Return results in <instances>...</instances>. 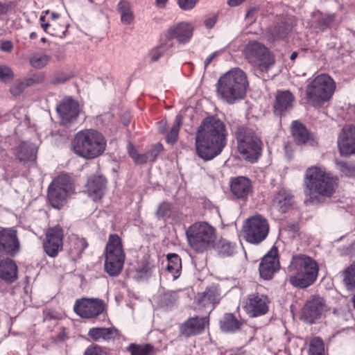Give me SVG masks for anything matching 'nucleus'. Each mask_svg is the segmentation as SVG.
Returning a JSON list of instances; mask_svg holds the SVG:
<instances>
[{
	"instance_id": "nucleus-1",
	"label": "nucleus",
	"mask_w": 355,
	"mask_h": 355,
	"mask_svg": "<svg viewBox=\"0 0 355 355\" xmlns=\"http://www.w3.org/2000/svg\"><path fill=\"white\" fill-rule=\"evenodd\" d=\"M197 155L204 160H211L221 153L227 144L225 125L220 119L205 118L198 127L196 135Z\"/></svg>"
},
{
	"instance_id": "nucleus-2",
	"label": "nucleus",
	"mask_w": 355,
	"mask_h": 355,
	"mask_svg": "<svg viewBox=\"0 0 355 355\" xmlns=\"http://www.w3.org/2000/svg\"><path fill=\"white\" fill-rule=\"evenodd\" d=\"M305 193L310 201L320 202L321 198H331L338 187V179L324 168L313 166L305 172Z\"/></svg>"
},
{
	"instance_id": "nucleus-3",
	"label": "nucleus",
	"mask_w": 355,
	"mask_h": 355,
	"mask_svg": "<svg viewBox=\"0 0 355 355\" xmlns=\"http://www.w3.org/2000/svg\"><path fill=\"white\" fill-rule=\"evenodd\" d=\"M248 86L245 72L239 68H234L218 80L216 95L222 101L232 105L245 97Z\"/></svg>"
},
{
	"instance_id": "nucleus-4",
	"label": "nucleus",
	"mask_w": 355,
	"mask_h": 355,
	"mask_svg": "<svg viewBox=\"0 0 355 355\" xmlns=\"http://www.w3.org/2000/svg\"><path fill=\"white\" fill-rule=\"evenodd\" d=\"M234 135L239 153L243 158L250 162H256L261 155L263 144L257 130L249 125L235 121L230 124Z\"/></svg>"
},
{
	"instance_id": "nucleus-5",
	"label": "nucleus",
	"mask_w": 355,
	"mask_h": 355,
	"mask_svg": "<svg viewBox=\"0 0 355 355\" xmlns=\"http://www.w3.org/2000/svg\"><path fill=\"white\" fill-rule=\"evenodd\" d=\"M288 281L293 286L305 288L313 284L318 275V263L313 258L302 254L294 255L288 267Z\"/></svg>"
},
{
	"instance_id": "nucleus-6",
	"label": "nucleus",
	"mask_w": 355,
	"mask_h": 355,
	"mask_svg": "<svg viewBox=\"0 0 355 355\" xmlns=\"http://www.w3.org/2000/svg\"><path fill=\"white\" fill-rule=\"evenodd\" d=\"M71 147L78 156L91 159L103 153L106 148V140L98 131L85 129L75 135L71 141Z\"/></svg>"
},
{
	"instance_id": "nucleus-7",
	"label": "nucleus",
	"mask_w": 355,
	"mask_h": 355,
	"mask_svg": "<svg viewBox=\"0 0 355 355\" xmlns=\"http://www.w3.org/2000/svg\"><path fill=\"white\" fill-rule=\"evenodd\" d=\"M335 88V82L329 75L319 74L306 86V99L313 107H320L331 98Z\"/></svg>"
},
{
	"instance_id": "nucleus-8",
	"label": "nucleus",
	"mask_w": 355,
	"mask_h": 355,
	"mask_svg": "<svg viewBox=\"0 0 355 355\" xmlns=\"http://www.w3.org/2000/svg\"><path fill=\"white\" fill-rule=\"evenodd\" d=\"M186 235L191 248L196 252H203L214 246L216 230L207 222H197L187 229Z\"/></svg>"
},
{
	"instance_id": "nucleus-9",
	"label": "nucleus",
	"mask_w": 355,
	"mask_h": 355,
	"mask_svg": "<svg viewBox=\"0 0 355 355\" xmlns=\"http://www.w3.org/2000/svg\"><path fill=\"white\" fill-rule=\"evenodd\" d=\"M105 270L112 277L118 276L123 268L125 254L118 234L110 235L105 252Z\"/></svg>"
},
{
	"instance_id": "nucleus-10",
	"label": "nucleus",
	"mask_w": 355,
	"mask_h": 355,
	"mask_svg": "<svg viewBox=\"0 0 355 355\" xmlns=\"http://www.w3.org/2000/svg\"><path fill=\"white\" fill-rule=\"evenodd\" d=\"M243 54L248 62L261 72H267L275 64V58L268 48L257 41L248 42Z\"/></svg>"
},
{
	"instance_id": "nucleus-11",
	"label": "nucleus",
	"mask_w": 355,
	"mask_h": 355,
	"mask_svg": "<svg viewBox=\"0 0 355 355\" xmlns=\"http://www.w3.org/2000/svg\"><path fill=\"white\" fill-rule=\"evenodd\" d=\"M73 189L70 177L62 174L55 178L48 188L47 197L50 205L60 209L66 202L67 198Z\"/></svg>"
},
{
	"instance_id": "nucleus-12",
	"label": "nucleus",
	"mask_w": 355,
	"mask_h": 355,
	"mask_svg": "<svg viewBox=\"0 0 355 355\" xmlns=\"http://www.w3.org/2000/svg\"><path fill=\"white\" fill-rule=\"evenodd\" d=\"M243 232L248 243L259 244L266 239L269 233L268 222L260 215L252 216L246 220Z\"/></svg>"
},
{
	"instance_id": "nucleus-13",
	"label": "nucleus",
	"mask_w": 355,
	"mask_h": 355,
	"mask_svg": "<svg viewBox=\"0 0 355 355\" xmlns=\"http://www.w3.org/2000/svg\"><path fill=\"white\" fill-rule=\"evenodd\" d=\"M21 252V243L18 232L14 227L0 229V254L13 258Z\"/></svg>"
},
{
	"instance_id": "nucleus-14",
	"label": "nucleus",
	"mask_w": 355,
	"mask_h": 355,
	"mask_svg": "<svg viewBox=\"0 0 355 355\" xmlns=\"http://www.w3.org/2000/svg\"><path fill=\"white\" fill-rule=\"evenodd\" d=\"M104 309V301L98 298L77 300L73 306V311L77 315L87 319L98 317L103 312Z\"/></svg>"
},
{
	"instance_id": "nucleus-15",
	"label": "nucleus",
	"mask_w": 355,
	"mask_h": 355,
	"mask_svg": "<svg viewBox=\"0 0 355 355\" xmlns=\"http://www.w3.org/2000/svg\"><path fill=\"white\" fill-rule=\"evenodd\" d=\"M63 229L60 225L50 227L46 232L43 242L44 252L50 257H55L63 247Z\"/></svg>"
},
{
	"instance_id": "nucleus-16",
	"label": "nucleus",
	"mask_w": 355,
	"mask_h": 355,
	"mask_svg": "<svg viewBox=\"0 0 355 355\" xmlns=\"http://www.w3.org/2000/svg\"><path fill=\"white\" fill-rule=\"evenodd\" d=\"M270 303V301L266 295L255 292L248 295L243 308L250 317H258L265 315L268 311Z\"/></svg>"
},
{
	"instance_id": "nucleus-17",
	"label": "nucleus",
	"mask_w": 355,
	"mask_h": 355,
	"mask_svg": "<svg viewBox=\"0 0 355 355\" xmlns=\"http://www.w3.org/2000/svg\"><path fill=\"white\" fill-rule=\"evenodd\" d=\"M295 101L294 95L289 90H277L272 103L275 116L282 118L291 112Z\"/></svg>"
},
{
	"instance_id": "nucleus-18",
	"label": "nucleus",
	"mask_w": 355,
	"mask_h": 355,
	"mask_svg": "<svg viewBox=\"0 0 355 355\" xmlns=\"http://www.w3.org/2000/svg\"><path fill=\"white\" fill-rule=\"evenodd\" d=\"M279 268L278 249L277 247L272 246L270 250L262 258L259 264L260 276L266 280L270 279L279 270Z\"/></svg>"
},
{
	"instance_id": "nucleus-19",
	"label": "nucleus",
	"mask_w": 355,
	"mask_h": 355,
	"mask_svg": "<svg viewBox=\"0 0 355 355\" xmlns=\"http://www.w3.org/2000/svg\"><path fill=\"white\" fill-rule=\"evenodd\" d=\"M325 310V301L320 296H313L305 304L303 309L302 318L308 323H313L320 318Z\"/></svg>"
},
{
	"instance_id": "nucleus-20",
	"label": "nucleus",
	"mask_w": 355,
	"mask_h": 355,
	"mask_svg": "<svg viewBox=\"0 0 355 355\" xmlns=\"http://www.w3.org/2000/svg\"><path fill=\"white\" fill-rule=\"evenodd\" d=\"M337 143L341 155H355V125L345 126L338 135Z\"/></svg>"
},
{
	"instance_id": "nucleus-21",
	"label": "nucleus",
	"mask_w": 355,
	"mask_h": 355,
	"mask_svg": "<svg viewBox=\"0 0 355 355\" xmlns=\"http://www.w3.org/2000/svg\"><path fill=\"white\" fill-rule=\"evenodd\" d=\"M209 325V316L199 318L191 317L185 320L179 327L181 336L189 338L202 334Z\"/></svg>"
},
{
	"instance_id": "nucleus-22",
	"label": "nucleus",
	"mask_w": 355,
	"mask_h": 355,
	"mask_svg": "<svg viewBox=\"0 0 355 355\" xmlns=\"http://www.w3.org/2000/svg\"><path fill=\"white\" fill-rule=\"evenodd\" d=\"M220 300V289L216 286H211L198 294L197 303L199 308L205 309L210 313Z\"/></svg>"
},
{
	"instance_id": "nucleus-23",
	"label": "nucleus",
	"mask_w": 355,
	"mask_h": 355,
	"mask_svg": "<svg viewBox=\"0 0 355 355\" xmlns=\"http://www.w3.org/2000/svg\"><path fill=\"white\" fill-rule=\"evenodd\" d=\"M193 26L187 22H180L168 28L166 32L168 40L175 39L179 43H187L193 35Z\"/></svg>"
},
{
	"instance_id": "nucleus-24",
	"label": "nucleus",
	"mask_w": 355,
	"mask_h": 355,
	"mask_svg": "<svg viewBox=\"0 0 355 355\" xmlns=\"http://www.w3.org/2000/svg\"><path fill=\"white\" fill-rule=\"evenodd\" d=\"M57 112L63 123L76 120L79 114V105L71 98H64L57 107Z\"/></svg>"
},
{
	"instance_id": "nucleus-25",
	"label": "nucleus",
	"mask_w": 355,
	"mask_h": 355,
	"mask_svg": "<svg viewBox=\"0 0 355 355\" xmlns=\"http://www.w3.org/2000/svg\"><path fill=\"white\" fill-rule=\"evenodd\" d=\"M107 180L100 175L91 176L86 184V192L94 201L101 200L105 194Z\"/></svg>"
},
{
	"instance_id": "nucleus-26",
	"label": "nucleus",
	"mask_w": 355,
	"mask_h": 355,
	"mask_svg": "<svg viewBox=\"0 0 355 355\" xmlns=\"http://www.w3.org/2000/svg\"><path fill=\"white\" fill-rule=\"evenodd\" d=\"M230 191L236 198L245 200L252 191V182L243 176L234 178L230 181Z\"/></svg>"
},
{
	"instance_id": "nucleus-27",
	"label": "nucleus",
	"mask_w": 355,
	"mask_h": 355,
	"mask_svg": "<svg viewBox=\"0 0 355 355\" xmlns=\"http://www.w3.org/2000/svg\"><path fill=\"white\" fill-rule=\"evenodd\" d=\"M18 268L15 261L8 257L0 254V279L7 283L17 281Z\"/></svg>"
},
{
	"instance_id": "nucleus-28",
	"label": "nucleus",
	"mask_w": 355,
	"mask_h": 355,
	"mask_svg": "<svg viewBox=\"0 0 355 355\" xmlns=\"http://www.w3.org/2000/svg\"><path fill=\"white\" fill-rule=\"evenodd\" d=\"M87 336L94 342H109L118 338L120 334L115 327H93L89 330Z\"/></svg>"
},
{
	"instance_id": "nucleus-29",
	"label": "nucleus",
	"mask_w": 355,
	"mask_h": 355,
	"mask_svg": "<svg viewBox=\"0 0 355 355\" xmlns=\"http://www.w3.org/2000/svg\"><path fill=\"white\" fill-rule=\"evenodd\" d=\"M292 28V24L287 21L277 23L268 31V38L272 42L285 40L291 32Z\"/></svg>"
},
{
	"instance_id": "nucleus-30",
	"label": "nucleus",
	"mask_w": 355,
	"mask_h": 355,
	"mask_svg": "<svg viewBox=\"0 0 355 355\" xmlns=\"http://www.w3.org/2000/svg\"><path fill=\"white\" fill-rule=\"evenodd\" d=\"M291 132L294 141L297 144H313V139L311 133L306 126L298 121H294L291 125Z\"/></svg>"
},
{
	"instance_id": "nucleus-31",
	"label": "nucleus",
	"mask_w": 355,
	"mask_h": 355,
	"mask_svg": "<svg viewBox=\"0 0 355 355\" xmlns=\"http://www.w3.org/2000/svg\"><path fill=\"white\" fill-rule=\"evenodd\" d=\"M15 153L20 162L33 161L36 157L37 148L32 143L22 142L15 148Z\"/></svg>"
},
{
	"instance_id": "nucleus-32",
	"label": "nucleus",
	"mask_w": 355,
	"mask_h": 355,
	"mask_svg": "<svg viewBox=\"0 0 355 355\" xmlns=\"http://www.w3.org/2000/svg\"><path fill=\"white\" fill-rule=\"evenodd\" d=\"M293 196L290 191L282 188L280 189L274 200L273 203L275 205L282 213L286 212L293 203Z\"/></svg>"
},
{
	"instance_id": "nucleus-33",
	"label": "nucleus",
	"mask_w": 355,
	"mask_h": 355,
	"mask_svg": "<svg viewBox=\"0 0 355 355\" xmlns=\"http://www.w3.org/2000/svg\"><path fill=\"white\" fill-rule=\"evenodd\" d=\"M243 322L233 313H225L220 320V327L223 332L235 333L241 329Z\"/></svg>"
},
{
	"instance_id": "nucleus-34",
	"label": "nucleus",
	"mask_w": 355,
	"mask_h": 355,
	"mask_svg": "<svg viewBox=\"0 0 355 355\" xmlns=\"http://www.w3.org/2000/svg\"><path fill=\"white\" fill-rule=\"evenodd\" d=\"M168 264L166 267V270L173 276V279H177L181 273L182 261L177 254H167Z\"/></svg>"
},
{
	"instance_id": "nucleus-35",
	"label": "nucleus",
	"mask_w": 355,
	"mask_h": 355,
	"mask_svg": "<svg viewBox=\"0 0 355 355\" xmlns=\"http://www.w3.org/2000/svg\"><path fill=\"white\" fill-rule=\"evenodd\" d=\"M335 19L334 15L318 14L314 17L313 27L318 31H324L333 25Z\"/></svg>"
},
{
	"instance_id": "nucleus-36",
	"label": "nucleus",
	"mask_w": 355,
	"mask_h": 355,
	"mask_svg": "<svg viewBox=\"0 0 355 355\" xmlns=\"http://www.w3.org/2000/svg\"><path fill=\"white\" fill-rule=\"evenodd\" d=\"M130 355H154L156 348L150 343H130L126 348Z\"/></svg>"
},
{
	"instance_id": "nucleus-37",
	"label": "nucleus",
	"mask_w": 355,
	"mask_h": 355,
	"mask_svg": "<svg viewBox=\"0 0 355 355\" xmlns=\"http://www.w3.org/2000/svg\"><path fill=\"white\" fill-rule=\"evenodd\" d=\"M215 249L219 256L230 257L236 252V245L225 239H220L216 243Z\"/></svg>"
},
{
	"instance_id": "nucleus-38",
	"label": "nucleus",
	"mask_w": 355,
	"mask_h": 355,
	"mask_svg": "<svg viewBox=\"0 0 355 355\" xmlns=\"http://www.w3.org/2000/svg\"><path fill=\"white\" fill-rule=\"evenodd\" d=\"M118 10L121 15L122 24L128 25L133 21L134 15L131 9V5L128 1H121L118 4Z\"/></svg>"
},
{
	"instance_id": "nucleus-39",
	"label": "nucleus",
	"mask_w": 355,
	"mask_h": 355,
	"mask_svg": "<svg viewBox=\"0 0 355 355\" xmlns=\"http://www.w3.org/2000/svg\"><path fill=\"white\" fill-rule=\"evenodd\" d=\"M343 281L347 288H355V261L345 270Z\"/></svg>"
},
{
	"instance_id": "nucleus-40",
	"label": "nucleus",
	"mask_w": 355,
	"mask_h": 355,
	"mask_svg": "<svg viewBox=\"0 0 355 355\" xmlns=\"http://www.w3.org/2000/svg\"><path fill=\"white\" fill-rule=\"evenodd\" d=\"M309 355H324V343L319 337H315L310 341Z\"/></svg>"
},
{
	"instance_id": "nucleus-41",
	"label": "nucleus",
	"mask_w": 355,
	"mask_h": 355,
	"mask_svg": "<svg viewBox=\"0 0 355 355\" xmlns=\"http://www.w3.org/2000/svg\"><path fill=\"white\" fill-rule=\"evenodd\" d=\"M181 124L182 116L177 115L175 118V123L172 126L170 132L166 135V139L167 143L173 144L177 141Z\"/></svg>"
},
{
	"instance_id": "nucleus-42",
	"label": "nucleus",
	"mask_w": 355,
	"mask_h": 355,
	"mask_svg": "<svg viewBox=\"0 0 355 355\" xmlns=\"http://www.w3.org/2000/svg\"><path fill=\"white\" fill-rule=\"evenodd\" d=\"M71 250L78 257L80 256L88 246L87 241L83 238L75 237L71 239Z\"/></svg>"
},
{
	"instance_id": "nucleus-43",
	"label": "nucleus",
	"mask_w": 355,
	"mask_h": 355,
	"mask_svg": "<svg viewBox=\"0 0 355 355\" xmlns=\"http://www.w3.org/2000/svg\"><path fill=\"white\" fill-rule=\"evenodd\" d=\"M49 60L50 56L46 54L37 53L30 58V64L34 68L41 69L46 66Z\"/></svg>"
},
{
	"instance_id": "nucleus-44",
	"label": "nucleus",
	"mask_w": 355,
	"mask_h": 355,
	"mask_svg": "<svg viewBox=\"0 0 355 355\" xmlns=\"http://www.w3.org/2000/svg\"><path fill=\"white\" fill-rule=\"evenodd\" d=\"M155 214L158 219L166 220L171 214V204L166 201L162 202L158 206Z\"/></svg>"
},
{
	"instance_id": "nucleus-45",
	"label": "nucleus",
	"mask_w": 355,
	"mask_h": 355,
	"mask_svg": "<svg viewBox=\"0 0 355 355\" xmlns=\"http://www.w3.org/2000/svg\"><path fill=\"white\" fill-rule=\"evenodd\" d=\"M337 166L343 175L355 178V165L348 162H338Z\"/></svg>"
},
{
	"instance_id": "nucleus-46",
	"label": "nucleus",
	"mask_w": 355,
	"mask_h": 355,
	"mask_svg": "<svg viewBox=\"0 0 355 355\" xmlns=\"http://www.w3.org/2000/svg\"><path fill=\"white\" fill-rule=\"evenodd\" d=\"M178 299V292L169 291L165 292L161 297V302L166 306L173 305Z\"/></svg>"
},
{
	"instance_id": "nucleus-47",
	"label": "nucleus",
	"mask_w": 355,
	"mask_h": 355,
	"mask_svg": "<svg viewBox=\"0 0 355 355\" xmlns=\"http://www.w3.org/2000/svg\"><path fill=\"white\" fill-rule=\"evenodd\" d=\"M83 355H107V354L102 347L93 344L86 348Z\"/></svg>"
},
{
	"instance_id": "nucleus-48",
	"label": "nucleus",
	"mask_w": 355,
	"mask_h": 355,
	"mask_svg": "<svg viewBox=\"0 0 355 355\" xmlns=\"http://www.w3.org/2000/svg\"><path fill=\"white\" fill-rule=\"evenodd\" d=\"M13 78L12 69L6 65H0V81L8 82Z\"/></svg>"
},
{
	"instance_id": "nucleus-49",
	"label": "nucleus",
	"mask_w": 355,
	"mask_h": 355,
	"mask_svg": "<svg viewBox=\"0 0 355 355\" xmlns=\"http://www.w3.org/2000/svg\"><path fill=\"white\" fill-rule=\"evenodd\" d=\"M44 80V75L42 73L34 74L31 77L25 78L22 80L25 87L31 86L35 83H40Z\"/></svg>"
},
{
	"instance_id": "nucleus-50",
	"label": "nucleus",
	"mask_w": 355,
	"mask_h": 355,
	"mask_svg": "<svg viewBox=\"0 0 355 355\" xmlns=\"http://www.w3.org/2000/svg\"><path fill=\"white\" fill-rule=\"evenodd\" d=\"M163 150V146L161 144L158 143L156 144L153 148L146 152L147 156H148L150 159V162H154L158 155V154Z\"/></svg>"
},
{
	"instance_id": "nucleus-51",
	"label": "nucleus",
	"mask_w": 355,
	"mask_h": 355,
	"mask_svg": "<svg viewBox=\"0 0 355 355\" xmlns=\"http://www.w3.org/2000/svg\"><path fill=\"white\" fill-rule=\"evenodd\" d=\"M25 86L22 81L17 82L15 83L11 87H10V93L14 96H19L25 89Z\"/></svg>"
},
{
	"instance_id": "nucleus-52",
	"label": "nucleus",
	"mask_w": 355,
	"mask_h": 355,
	"mask_svg": "<svg viewBox=\"0 0 355 355\" xmlns=\"http://www.w3.org/2000/svg\"><path fill=\"white\" fill-rule=\"evenodd\" d=\"M164 44H162L160 46L154 49L150 53V60L153 62L158 60L164 53Z\"/></svg>"
},
{
	"instance_id": "nucleus-53",
	"label": "nucleus",
	"mask_w": 355,
	"mask_h": 355,
	"mask_svg": "<svg viewBox=\"0 0 355 355\" xmlns=\"http://www.w3.org/2000/svg\"><path fill=\"white\" fill-rule=\"evenodd\" d=\"M198 0H178L179 6L183 10L192 9Z\"/></svg>"
},
{
	"instance_id": "nucleus-54",
	"label": "nucleus",
	"mask_w": 355,
	"mask_h": 355,
	"mask_svg": "<svg viewBox=\"0 0 355 355\" xmlns=\"http://www.w3.org/2000/svg\"><path fill=\"white\" fill-rule=\"evenodd\" d=\"M55 26V24H51L49 23H41V27L43 28V30L47 33H51L53 35H55L56 37H62V35L64 34V31H62L60 33L55 31V28L52 29L51 32H49L48 29L51 27Z\"/></svg>"
},
{
	"instance_id": "nucleus-55",
	"label": "nucleus",
	"mask_w": 355,
	"mask_h": 355,
	"mask_svg": "<svg viewBox=\"0 0 355 355\" xmlns=\"http://www.w3.org/2000/svg\"><path fill=\"white\" fill-rule=\"evenodd\" d=\"M216 21L217 16L216 15H212L205 20V25L208 29H210L214 26Z\"/></svg>"
},
{
	"instance_id": "nucleus-56",
	"label": "nucleus",
	"mask_w": 355,
	"mask_h": 355,
	"mask_svg": "<svg viewBox=\"0 0 355 355\" xmlns=\"http://www.w3.org/2000/svg\"><path fill=\"white\" fill-rule=\"evenodd\" d=\"M152 267L148 263H146L139 268V272L141 275H147L150 273Z\"/></svg>"
},
{
	"instance_id": "nucleus-57",
	"label": "nucleus",
	"mask_w": 355,
	"mask_h": 355,
	"mask_svg": "<svg viewBox=\"0 0 355 355\" xmlns=\"http://www.w3.org/2000/svg\"><path fill=\"white\" fill-rule=\"evenodd\" d=\"M148 162H150V159L148 157V156H147V153H144V154H141V155H138V156L137 157L136 159L135 160V162L137 164H145Z\"/></svg>"
},
{
	"instance_id": "nucleus-58",
	"label": "nucleus",
	"mask_w": 355,
	"mask_h": 355,
	"mask_svg": "<svg viewBox=\"0 0 355 355\" xmlns=\"http://www.w3.org/2000/svg\"><path fill=\"white\" fill-rule=\"evenodd\" d=\"M128 152H129V155L132 158V159L135 161L137 158V157L138 156V153L137 152V150L132 146H130L128 147Z\"/></svg>"
},
{
	"instance_id": "nucleus-59",
	"label": "nucleus",
	"mask_w": 355,
	"mask_h": 355,
	"mask_svg": "<svg viewBox=\"0 0 355 355\" xmlns=\"http://www.w3.org/2000/svg\"><path fill=\"white\" fill-rule=\"evenodd\" d=\"M218 54V51H215L212 53L211 55H209L205 61V68L206 69L208 65L210 64V62L212 61V60Z\"/></svg>"
},
{
	"instance_id": "nucleus-60",
	"label": "nucleus",
	"mask_w": 355,
	"mask_h": 355,
	"mask_svg": "<svg viewBox=\"0 0 355 355\" xmlns=\"http://www.w3.org/2000/svg\"><path fill=\"white\" fill-rule=\"evenodd\" d=\"M12 49V45L10 42H3L1 46V49L4 51H10Z\"/></svg>"
},
{
	"instance_id": "nucleus-61",
	"label": "nucleus",
	"mask_w": 355,
	"mask_h": 355,
	"mask_svg": "<svg viewBox=\"0 0 355 355\" xmlns=\"http://www.w3.org/2000/svg\"><path fill=\"white\" fill-rule=\"evenodd\" d=\"M69 79L68 76H58L53 78V82L55 83H61L67 81Z\"/></svg>"
},
{
	"instance_id": "nucleus-62",
	"label": "nucleus",
	"mask_w": 355,
	"mask_h": 355,
	"mask_svg": "<svg viewBox=\"0 0 355 355\" xmlns=\"http://www.w3.org/2000/svg\"><path fill=\"white\" fill-rule=\"evenodd\" d=\"M244 1L245 0H228L227 3L230 6H236Z\"/></svg>"
},
{
	"instance_id": "nucleus-63",
	"label": "nucleus",
	"mask_w": 355,
	"mask_h": 355,
	"mask_svg": "<svg viewBox=\"0 0 355 355\" xmlns=\"http://www.w3.org/2000/svg\"><path fill=\"white\" fill-rule=\"evenodd\" d=\"M168 0H156V4L159 7L164 8Z\"/></svg>"
},
{
	"instance_id": "nucleus-64",
	"label": "nucleus",
	"mask_w": 355,
	"mask_h": 355,
	"mask_svg": "<svg viewBox=\"0 0 355 355\" xmlns=\"http://www.w3.org/2000/svg\"><path fill=\"white\" fill-rule=\"evenodd\" d=\"M297 57V53L295 51V52H293L292 54L291 55L290 59L292 61H294Z\"/></svg>"
}]
</instances>
